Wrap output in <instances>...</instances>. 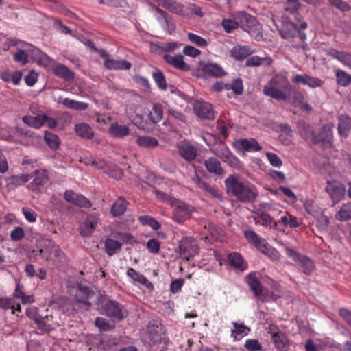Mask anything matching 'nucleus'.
<instances>
[{"label":"nucleus","mask_w":351,"mask_h":351,"mask_svg":"<svg viewBox=\"0 0 351 351\" xmlns=\"http://www.w3.org/2000/svg\"><path fill=\"white\" fill-rule=\"evenodd\" d=\"M291 88L288 78L284 75L278 74L274 76L269 82L264 86L263 93L276 100L286 101Z\"/></svg>","instance_id":"f257e3e1"},{"label":"nucleus","mask_w":351,"mask_h":351,"mask_svg":"<svg viewBox=\"0 0 351 351\" xmlns=\"http://www.w3.org/2000/svg\"><path fill=\"white\" fill-rule=\"evenodd\" d=\"M228 192L232 193L241 202L250 201L257 196L254 189L245 185L234 176H230L225 180Z\"/></svg>","instance_id":"f03ea898"},{"label":"nucleus","mask_w":351,"mask_h":351,"mask_svg":"<svg viewBox=\"0 0 351 351\" xmlns=\"http://www.w3.org/2000/svg\"><path fill=\"white\" fill-rule=\"evenodd\" d=\"M245 237L247 241L253 243L255 247L262 253L268 255L273 259H278V252L272 247L263 239L261 238L258 234L252 230H247L244 232Z\"/></svg>","instance_id":"7ed1b4c3"},{"label":"nucleus","mask_w":351,"mask_h":351,"mask_svg":"<svg viewBox=\"0 0 351 351\" xmlns=\"http://www.w3.org/2000/svg\"><path fill=\"white\" fill-rule=\"evenodd\" d=\"M240 25L242 29L247 32L255 40H261L263 38L261 25L254 16L247 13H242Z\"/></svg>","instance_id":"20e7f679"},{"label":"nucleus","mask_w":351,"mask_h":351,"mask_svg":"<svg viewBox=\"0 0 351 351\" xmlns=\"http://www.w3.org/2000/svg\"><path fill=\"white\" fill-rule=\"evenodd\" d=\"M171 206L173 208V219L179 223L189 219L195 210L193 206L177 199L172 202Z\"/></svg>","instance_id":"39448f33"},{"label":"nucleus","mask_w":351,"mask_h":351,"mask_svg":"<svg viewBox=\"0 0 351 351\" xmlns=\"http://www.w3.org/2000/svg\"><path fill=\"white\" fill-rule=\"evenodd\" d=\"M267 332L270 334L274 344L278 351H287L289 348V341L287 335L274 324H269Z\"/></svg>","instance_id":"423d86ee"},{"label":"nucleus","mask_w":351,"mask_h":351,"mask_svg":"<svg viewBox=\"0 0 351 351\" xmlns=\"http://www.w3.org/2000/svg\"><path fill=\"white\" fill-rule=\"evenodd\" d=\"M11 46L16 47L17 51L14 55V60L25 65L28 63V56H30L31 44L21 40L12 39L10 41Z\"/></svg>","instance_id":"0eeeda50"},{"label":"nucleus","mask_w":351,"mask_h":351,"mask_svg":"<svg viewBox=\"0 0 351 351\" xmlns=\"http://www.w3.org/2000/svg\"><path fill=\"white\" fill-rule=\"evenodd\" d=\"M326 183L325 190L335 205L344 197L346 191V186L337 180H328Z\"/></svg>","instance_id":"6e6552de"},{"label":"nucleus","mask_w":351,"mask_h":351,"mask_svg":"<svg viewBox=\"0 0 351 351\" xmlns=\"http://www.w3.org/2000/svg\"><path fill=\"white\" fill-rule=\"evenodd\" d=\"M147 335L153 344L162 343L165 339L164 328L157 320L150 322L147 326Z\"/></svg>","instance_id":"1a4fd4ad"},{"label":"nucleus","mask_w":351,"mask_h":351,"mask_svg":"<svg viewBox=\"0 0 351 351\" xmlns=\"http://www.w3.org/2000/svg\"><path fill=\"white\" fill-rule=\"evenodd\" d=\"M180 254L182 258L189 260L197 253V245L195 239L191 237H185L181 240L180 245Z\"/></svg>","instance_id":"9d476101"},{"label":"nucleus","mask_w":351,"mask_h":351,"mask_svg":"<svg viewBox=\"0 0 351 351\" xmlns=\"http://www.w3.org/2000/svg\"><path fill=\"white\" fill-rule=\"evenodd\" d=\"M233 147L239 152H254L261 149V147L255 138L237 139L233 142Z\"/></svg>","instance_id":"9b49d317"},{"label":"nucleus","mask_w":351,"mask_h":351,"mask_svg":"<svg viewBox=\"0 0 351 351\" xmlns=\"http://www.w3.org/2000/svg\"><path fill=\"white\" fill-rule=\"evenodd\" d=\"M99 222V219L97 215H88L80 227V234L85 237L92 235L97 228Z\"/></svg>","instance_id":"f8f14e48"},{"label":"nucleus","mask_w":351,"mask_h":351,"mask_svg":"<svg viewBox=\"0 0 351 351\" xmlns=\"http://www.w3.org/2000/svg\"><path fill=\"white\" fill-rule=\"evenodd\" d=\"M279 34L284 39H289L296 36L298 26L287 16L282 17V27H278Z\"/></svg>","instance_id":"ddd939ff"},{"label":"nucleus","mask_w":351,"mask_h":351,"mask_svg":"<svg viewBox=\"0 0 351 351\" xmlns=\"http://www.w3.org/2000/svg\"><path fill=\"white\" fill-rule=\"evenodd\" d=\"M195 113L202 119L213 120L215 119V113L212 106L203 101H197L194 106Z\"/></svg>","instance_id":"4468645a"},{"label":"nucleus","mask_w":351,"mask_h":351,"mask_svg":"<svg viewBox=\"0 0 351 351\" xmlns=\"http://www.w3.org/2000/svg\"><path fill=\"white\" fill-rule=\"evenodd\" d=\"M292 82L308 86L311 88L321 87L324 84V81L320 78L313 77L307 74H298L292 78Z\"/></svg>","instance_id":"2eb2a0df"},{"label":"nucleus","mask_w":351,"mask_h":351,"mask_svg":"<svg viewBox=\"0 0 351 351\" xmlns=\"http://www.w3.org/2000/svg\"><path fill=\"white\" fill-rule=\"evenodd\" d=\"M64 199L66 202L75 204L80 207L89 208L90 202L80 194L75 193L72 190H67L64 193Z\"/></svg>","instance_id":"dca6fc26"},{"label":"nucleus","mask_w":351,"mask_h":351,"mask_svg":"<svg viewBox=\"0 0 351 351\" xmlns=\"http://www.w3.org/2000/svg\"><path fill=\"white\" fill-rule=\"evenodd\" d=\"M163 58L167 64L177 69L184 71H188L191 69L190 66L184 62V56L181 54L175 56L165 54Z\"/></svg>","instance_id":"f3484780"},{"label":"nucleus","mask_w":351,"mask_h":351,"mask_svg":"<svg viewBox=\"0 0 351 351\" xmlns=\"http://www.w3.org/2000/svg\"><path fill=\"white\" fill-rule=\"evenodd\" d=\"M178 149L180 155L188 162L195 160L197 155V149L189 143H178Z\"/></svg>","instance_id":"a211bd4d"},{"label":"nucleus","mask_w":351,"mask_h":351,"mask_svg":"<svg viewBox=\"0 0 351 351\" xmlns=\"http://www.w3.org/2000/svg\"><path fill=\"white\" fill-rule=\"evenodd\" d=\"M30 57L39 65L48 66L52 64L53 60L37 47L31 45Z\"/></svg>","instance_id":"6ab92c4d"},{"label":"nucleus","mask_w":351,"mask_h":351,"mask_svg":"<svg viewBox=\"0 0 351 351\" xmlns=\"http://www.w3.org/2000/svg\"><path fill=\"white\" fill-rule=\"evenodd\" d=\"M103 313L108 317L119 320L123 318L122 310L121 309L119 303L112 300H110L105 304L103 307Z\"/></svg>","instance_id":"aec40b11"},{"label":"nucleus","mask_w":351,"mask_h":351,"mask_svg":"<svg viewBox=\"0 0 351 351\" xmlns=\"http://www.w3.org/2000/svg\"><path fill=\"white\" fill-rule=\"evenodd\" d=\"M232 324L233 328L231 329L230 337L234 341L241 340L250 332V328L243 322H232Z\"/></svg>","instance_id":"412c9836"},{"label":"nucleus","mask_w":351,"mask_h":351,"mask_svg":"<svg viewBox=\"0 0 351 351\" xmlns=\"http://www.w3.org/2000/svg\"><path fill=\"white\" fill-rule=\"evenodd\" d=\"M127 276L133 280L134 284H138L148 290L153 289V285L143 274L137 272L133 268H129L126 272Z\"/></svg>","instance_id":"4be33fe9"},{"label":"nucleus","mask_w":351,"mask_h":351,"mask_svg":"<svg viewBox=\"0 0 351 351\" xmlns=\"http://www.w3.org/2000/svg\"><path fill=\"white\" fill-rule=\"evenodd\" d=\"M25 313L29 318L34 319L42 330L46 332H49L52 329L51 326L46 324L44 319L38 315V308L36 306H32L27 307L25 311Z\"/></svg>","instance_id":"5701e85b"},{"label":"nucleus","mask_w":351,"mask_h":351,"mask_svg":"<svg viewBox=\"0 0 351 351\" xmlns=\"http://www.w3.org/2000/svg\"><path fill=\"white\" fill-rule=\"evenodd\" d=\"M202 71L208 77H220L226 74L223 69L217 63H207L202 66Z\"/></svg>","instance_id":"b1692460"},{"label":"nucleus","mask_w":351,"mask_h":351,"mask_svg":"<svg viewBox=\"0 0 351 351\" xmlns=\"http://www.w3.org/2000/svg\"><path fill=\"white\" fill-rule=\"evenodd\" d=\"M32 134L29 130L20 125H16L14 128H8V135L6 139L10 141L17 142L19 138L23 136H30Z\"/></svg>","instance_id":"393cba45"},{"label":"nucleus","mask_w":351,"mask_h":351,"mask_svg":"<svg viewBox=\"0 0 351 351\" xmlns=\"http://www.w3.org/2000/svg\"><path fill=\"white\" fill-rule=\"evenodd\" d=\"M94 296V292L86 286H80L76 292L75 298L76 300L87 306H90L89 300Z\"/></svg>","instance_id":"a878e982"},{"label":"nucleus","mask_w":351,"mask_h":351,"mask_svg":"<svg viewBox=\"0 0 351 351\" xmlns=\"http://www.w3.org/2000/svg\"><path fill=\"white\" fill-rule=\"evenodd\" d=\"M110 135L114 138H123L130 134V128L118 123H112L108 128Z\"/></svg>","instance_id":"bb28decb"},{"label":"nucleus","mask_w":351,"mask_h":351,"mask_svg":"<svg viewBox=\"0 0 351 351\" xmlns=\"http://www.w3.org/2000/svg\"><path fill=\"white\" fill-rule=\"evenodd\" d=\"M31 176L29 174H19L12 176L7 178V188L8 190H14L16 187L21 186L31 179Z\"/></svg>","instance_id":"cd10ccee"},{"label":"nucleus","mask_w":351,"mask_h":351,"mask_svg":"<svg viewBox=\"0 0 351 351\" xmlns=\"http://www.w3.org/2000/svg\"><path fill=\"white\" fill-rule=\"evenodd\" d=\"M228 260L230 265L235 269L243 271L247 269V264L243 262V257L237 252L229 254Z\"/></svg>","instance_id":"c85d7f7f"},{"label":"nucleus","mask_w":351,"mask_h":351,"mask_svg":"<svg viewBox=\"0 0 351 351\" xmlns=\"http://www.w3.org/2000/svg\"><path fill=\"white\" fill-rule=\"evenodd\" d=\"M75 132L77 136L85 139H91L94 136L92 127L86 123H80L75 125Z\"/></svg>","instance_id":"c756f323"},{"label":"nucleus","mask_w":351,"mask_h":351,"mask_svg":"<svg viewBox=\"0 0 351 351\" xmlns=\"http://www.w3.org/2000/svg\"><path fill=\"white\" fill-rule=\"evenodd\" d=\"M330 56L351 69V53L343 51L331 50Z\"/></svg>","instance_id":"7c9ffc66"},{"label":"nucleus","mask_w":351,"mask_h":351,"mask_svg":"<svg viewBox=\"0 0 351 351\" xmlns=\"http://www.w3.org/2000/svg\"><path fill=\"white\" fill-rule=\"evenodd\" d=\"M204 165L206 170L215 175L220 176L223 173V169L221 166L220 162L214 157L209 158L204 161Z\"/></svg>","instance_id":"2f4dec72"},{"label":"nucleus","mask_w":351,"mask_h":351,"mask_svg":"<svg viewBox=\"0 0 351 351\" xmlns=\"http://www.w3.org/2000/svg\"><path fill=\"white\" fill-rule=\"evenodd\" d=\"M105 66L108 69L128 70L131 68V63L126 60L108 59L104 61Z\"/></svg>","instance_id":"473e14b6"},{"label":"nucleus","mask_w":351,"mask_h":351,"mask_svg":"<svg viewBox=\"0 0 351 351\" xmlns=\"http://www.w3.org/2000/svg\"><path fill=\"white\" fill-rule=\"evenodd\" d=\"M338 130L341 136H348L351 129V118L348 114H341L338 119Z\"/></svg>","instance_id":"72a5a7b5"},{"label":"nucleus","mask_w":351,"mask_h":351,"mask_svg":"<svg viewBox=\"0 0 351 351\" xmlns=\"http://www.w3.org/2000/svg\"><path fill=\"white\" fill-rule=\"evenodd\" d=\"M252 53V50L246 45L234 46L230 51L231 56L237 60H242Z\"/></svg>","instance_id":"f704fd0d"},{"label":"nucleus","mask_w":351,"mask_h":351,"mask_svg":"<svg viewBox=\"0 0 351 351\" xmlns=\"http://www.w3.org/2000/svg\"><path fill=\"white\" fill-rule=\"evenodd\" d=\"M246 282L256 297H260L262 293L261 282L257 279L255 273H250L246 276Z\"/></svg>","instance_id":"c9c22d12"},{"label":"nucleus","mask_w":351,"mask_h":351,"mask_svg":"<svg viewBox=\"0 0 351 351\" xmlns=\"http://www.w3.org/2000/svg\"><path fill=\"white\" fill-rule=\"evenodd\" d=\"M35 178L32 183L29 184V187L34 190V186H40L45 184L48 180V175L46 171L43 169L36 170L34 172Z\"/></svg>","instance_id":"e433bc0d"},{"label":"nucleus","mask_w":351,"mask_h":351,"mask_svg":"<svg viewBox=\"0 0 351 351\" xmlns=\"http://www.w3.org/2000/svg\"><path fill=\"white\" fill-rule=\"evenodd\" d=\"M54 74L66 81H69L73 79L74 73L65 65L58 64L53 69Z\"/></svg>","instance_id":"4c0bfd02"},{"label":"nucleus","mask_w":351,"mask_h":351,"mask_svg":"<svg viewBox=\"0 0 351 351\" xmlns=\"http://www.w3.org/2000/svg\"><path fill=\"white\" fill-rule=\"evenodd\" d=\"M272 60L269 56L259 57L257 56L250 57L247 59L245 64L247 66H259L261 65L269 66Z\"/></svg>","instance_id":"58836bf2"},{"label":"nucleus","mask_w":351,"mask_h":351,"mask_svg":"<svg viewBox=\"0 0 351 351\" xmlns=\"http://www.w3.org/2000/svg\"><path fill=\"white\" fill-rule=\"evenodd\" d=\"M62 104L65 108L75 110H85L88 107V103L75 101L70 98L64 99Z\"/></svg>","instance_id":"ea45409f"},{"label":"nucleus","mask_w":351,"mask_h":351,"mask_svg":"<svg viewBox=\"0 0 351 351\" xmlns=\"http://www.w3.org/2000/svg\"><path fill=\"white\" fill-rule=\"evenodd\" d=\"M43 114H39L37 116H24L23 121L27 125L35 129H39L43 125Z\"/></svg>","instance_id":"a19ab883"},{"label":"nucleus","mask_w":351,"mask_h":351,"mask_svg":"<svg viewBox=\"0 0 351 351\" xmlns=\"http://www.w3.org/2000/svg\"><path fill=\"white\" fill-rule=\"evenodd\" d=\"M335 218L340 221L351 219V202L343 204L336 214Z\"/></svg>","instance_id":"79ce46f5"},{"label":"nucleus","mask_w":351,"mask_h":351,"mask_svg":"<svg viewBox=\"0 0 351 351\" xmlns=\"http://www.w3.org/2000/svg\"><path fill=\"white\" fill-rule=\"evenodd\" d=\"M44 140L47 145L53 150H56L59 148L60 140L59 137L49 131H46L44 135Z\"/></svg>","instance_id":"37998d69"},{"label":"nucleus","mask_w":351,"mask_h":351,"mask_svg":"<svg viewBox=\"0 0 351 351\" xmlns=\"http://www.w3.org/2000/svg\"><path fill=\"white\" fill-rule=\"evenodd\" d=\"M163 117V110L160 105L156 104L153 106L150 110L148 118L152 123H158L160 122Z\"/></svg>","instance_id":"c03bdc74"},{"label":"nucleus","mask_w":351,"mask_h":351,"mask_svg":"<svg viewBox=\"0 0 351 351\" xmlns=\"http://www.w3.org/2000/svg\"><path fill=\"white\" fill-rule=\"evenodd\" d=\"M127 208V202L122 197H119L111 208L114 216H119L124 213Z\"/></svg>","instance_id":"a18cd8bd"},{"label":"nucleus","mask_w":351,"mask_h":351,"mask_svg":"<svg viewBox=\"0 0 351 351\" xmlns=\"http://www.w3.org/2000/svg\"><path fill=\"white\" fill-rule=\"evenodd\" d=\"M136 143L142 147L153 148L158 145V141L154 137L145 136L138 137L136 139Z\"/></svg>","instance_id":"49530a36"},{"label":"nucleus","mask_w":351,"mask_h":351,"mask_svg":"<svg viewBox=\"0 0 351 351\" xmlns=\"http://www.w3.org/2000/svg\"><path fill=\"white\" fill-rule=\"evenodd\" d=\"M282 134L279 136V140L285 145H287L291 142L293 137V132L291 128L286 124L280 126Z\"/></svg>","instance_id":"de8ad7c7"},{"label":"nucleus","mask_w":351,"mask_h":351,"mask_svg":"<svg viewBox=\"0 0 351 351\" xmlns=\"http://www.w3.org/2000/svg\"><path fill=\"white\" fill-rule=\"evenodd\" d=\"M105 250L107 254L110 256L114 255L117 250L121 247V243L112 239H107L105 241Z\"/></svg>","instance_id":"09e8293b"},{"label":"nucleus","mask_w":351,"mask_h":351,"mask_svg":"<svg viewBox=\"0 0 351 351\" xmlns=\"http://www.w3.org/2000/svg\"><path fill=\"white\" fill-rule=\"evenodd\" d=\"M335 75L338 84L347 86L351 84V75L347 73L346 71L341 69L337 70Z\"/></svg>","instance_id":"8fccbe9b"},{"label":"nucleus","mask_w":351,"mask_h":351,"mask_svg":"<svg viewBox=\"0 0 351 351\" xmlns=\"http://www.w3.org/2000/svg\"><path fill=\"white\" fill-rule=\"evenodd\" d=\"M280 222L285 227H289L291 228H297L300 226L297 218L291 215H284L280 217Z\"/></svg>","instance_id":"3c124183"},{"label":"nucleus","mask_w":351,"mask_h":351,"mask_svg":"<svg viewBox=\"0 0 351 351\" xmlns=\"http://www.w3.org/2000/svg\"><path fill=\"white\" fill-rule=\"evenodd\" d=\"M138 221L143 225L149 226L154 230H157L160 229L161 227L160 223L158 221H156L154 217H150L149 215L140 216L138 217Z\"/></svg>","instance_id":"603ef678"},{"label":"nucleus","mask_w":351,"mask_h":351,"mask_svg":"<svg viewBox=\"0 0 351 351\" xmlns=\"http://www.w3.org/2000/svg\"><path fill=\"white\" fill-rule=\"evenodd\" d=\"M254 221L256 224L267 226L273 223L274 219L267 213L261 212L254 217Z\"/></svg>","instance_id":"864d4df0"},{"label":"nucleus","mask_w":351,"mask_h":351,"mask_svg":"<svg viewBox=\"0 0 351 351\" xmlns=\"http://www.w3.org/2000/svg\"><path fill=\"white\" fill-rule=\"evenodd\" d=\"M299 263L300 264L303 272L306 274H310L315 269V265L312 260L305 256L300 259Z\"/></svg>","instance_id":"5fc2aeb1"},{"label":"nucleus","mask_w":351,"mask_h":351,"mask_svg":"<svg viewBox=\"0 0 351 351\" xmlns=\"http://www.w3.org/2000/svg\"><path fill=\"white\" fill-rule=\"evenodd\" d=\"M212 152L217 157L221 158L224 161L225 159L228 158L229 154L232 153V152L229 149V148L225 144H221L216 148L212 149Z\"/></svg>","instance_id":"6e6d98bb"},{"label":"nucleus","mask_w":351,"mask_h":351,"mask_svg":"<svg viewBox=\"0 0 351 351\" xmlns=\"http://www.w3.org/2000/svg\"><path fill=\"white\" fill-rule=\"evenodd\" d=\"M152 77L158 87L162 90L167 89V82L165 75L161 71H156L152 73Z\"/></svg>","instance_id":"4d7b16f0"},{"label":"nucleus","mask_w":351,"mask_h":351,"mask_svg":"<svg viewBox=\"0 0 351 351\" xmlns=\"http://www.w3.org/2000/svg\"><path fill=\"white\" fill-rule=\"evenodd\" d=\"M244 347L247 351H261L262 350V346L256 339H247L245 342Z\"/></svg>","instance_id":"13d9d810"},{"label":"nucleus","mask_w":351,"mask_h":351,"mask_svg":"<svg viewBox=\"0 0 351 351\" xmlns=\"http://www.w3.org/2000/svg\"><path fill=\"white\" fill-rule=\"evenodd\" d=\"M187 38L191 43L199 47H206L208 45L207 40L205 38L193 33H188Z\"/></svg>","instance_id":"bf43d9fd"},{"label":"nucleus","mask_w":351,"mask_h":351,"mask_svg":"<svg viewBox=\"0 0 351 351\" xmlns=\"http://www.w3.org/2000/svg\"><path fill=\"white\" fill-rule=\"evenodd\" d=\"M265 155L271 166L279 168L282 165V160L276 154L273 152H266Z\"/></svg>","instance_id":"052dcab7"},{"label":"nucleus","mask_w":351,"mask_h":351,"mask_svg":"<svg viewBox=\"0 0 351 351\" xmlns=\"http://www.w3.org/2000/svg\"><path fill=\"white\" fill-rule=\"evenodd\" d=\"M152 12L160 25L169 20V15L160 8L154 6L152 8Z\"/></svg>","instance_id":"680f3d73"},{"label":"nucleus","mask_w":351,"mask_h":351,"mask_svg":"<svg viewBox=\"0 0 351 351\" xmlns=\"http://www.w3.org/2000/svg\"><path fill=\"white\" fill-rule=\"evenodd\" d=\"M221 25L226 33H230L239 26L238 23L232 19H224Z\"/></svg>","instance_id":"e2e57ef3"},{"label":"nucleus","mask_w":351,"mask_h":351,"mask_svg":"<svg viewBox=\"0 0 351 351\" xmlns=\"http://www.w3.org/2000/svg\"><path fill=\"white\" fill-rule=\"evenodd\" d=\"M306 210L314 217L322 212V210L311 200L307 201L304 204Z\"/></svg>","instance_id":"0e129e2a"},{"label":"nucleus","mask_w":351,"mask_h":351,"mask_svg":"<svg viewBox=\"0 0 351 351\" xmlns=\"http://www.w3.org/2000/svg\"><path fill=\"white\" fill-rule=\"evenodd\" d=\"M154 193L156 195V198L163 202H166L171 206L172 202L176 200L175 198L170 196L169 194L165 193L162 191L158 190H154Z\"/></svg>","instance_id":"69168bd1"},{"label":"nucleus","mask_w":351,"mask_h":351,"mask_svg":"<svg viewBox=\"0 0 351 351\" xmlns=\"http://www.w3.org/2000/svg\"><path fill=\"white\" fill-rule=\"evenodd\" d=\"M317 219L319 228L322 230H326L329 225V219L323 214L322 211L315 217Z\"/></svg>","instance_id":"338daca9"},{"label":"nucleus","mask_w":351,"mask_h":351,"mask_svg":"<svg viewBox=\"0 0 351 351\" xmlns=\"http://www.w3.org/2000/svg\"><path fill=\"white\" fill-rule=\"evenodd\" d=\"M328 1L332 6L342 12H346L350 10L349 4L341 0H328Z\"/></svg>","instance_id":"774afa93"}]
</instances>
